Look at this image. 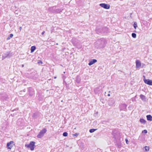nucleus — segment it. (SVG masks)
Returning a JSON list of instances; mask_svg holds the SVG:
<instances>
[{
    "mask_svg": "<svg viewBox=\"0 0 152 152\" xmlns=\"http://www.w3.org/2000/svg\"><path fill=\"white\" fill-rule=\"evenodd\" d=\"M96 130V129H91L89 130V131L90 133H93L95 132Z\"/></svg>",
    "mask_w": 152,
    "mask_h": 152,
    "instance_id": "obj_19",
    "label": "nucleus"
},
{
    "mask_svg": "<svg viewBox=\"0 0 152 152\" xmlns=\"http://www.w3.org/2000/svg\"><path fill=\"white\" fill-rule=\"evenodd\" d=\"M25 13H26V12H25V13L23 12V13H24V14H25Z\"/></svg>",
    "mask_w": 152,
    "mask_h": 152,
    "instance_id": "obj_38",
    "label": "nucleus"
},
{
    "mask_svg": "<svg viewBox=\"0 0 152 152\" xmlns=\"http://www.w3.org/2000/svg\"><path fill=\"white\" fill-rule=\"evenodd\" d=\"M136 68H138L140 67L141 65V63L140 61L138 60H136Z\"/></svg>",
    "mask_w": 152,
    "mask_h": 152,
    "instance_id": "obj_10",
    "label": "nucleus"
},
{
    "mask_svg": "<svg viewBox=\"0 0 152 152\" xmlns=\"http://www.w3.org/2000/svg\"><path fill=\"white\" fill-rule=\"evenodd\" d=\"M47 130L46 129L44 128L40 131L39 134L37 135V137L38 138H41L43 136L44 134L46 132Z\"/></svg>",
    "mask_w": 152,
    "mask_h": 152,
    "instance_id": "obj_2",
    "label": "nucleus"
},
{
    "mask_svg": "<svg viewBox=\"0 0 152 152\" xmlns=\"http://www.w3.org/2000/svg\"><path fill=\"white\" fill-rule=\"evenodd\" d=\"M35 142L34 141H31L28 144H26L25 146L27 148H30L31 151L34 150Z\"/></svg>",
    "mask_w": 152,
    "mask_h": 152,
    "instance_id": "obj_1",
    "label": "nucleus"
},
{
    "mask_svg": "<svg viewBox=\"0 0 152 152\" xmlns=\"http://www.w3.org/2000/svg\"><path fill=\"white\" fill-rule=\"evenodd\" d=\"M45 33V31H43L42 33V34H42V35H43V34H44Z\"/></svg>",
    "mask_w": 152,
    "mask_h": 152,
    "instance_id": "obj_29",
    "label": "nucleus"
},
{
    "mask_svg": "<svg viewBox=\"0 0 152 152\" xmlns=\"http://www.w3.org/2000/svg\"><path fill=\"white\" fill-rule=\"evenodd\" d=\"M19 29L20 30L21 29V27H20L19 28Z\"/></svg>",
    "mask_w": 152,
    "mask_h": 152,
    "instance_id": "obj_34",
    "label": "nucleus"
},
{
    "mask_svg": "<svg viewBox=\"0 0 152 152\" xmlns=\"http://www.w3.org/2000/svg\"><path fill=\"white\" fill-rule=\"evenodd\" d=\"M11 55H10V52H7L5 53H4L2 56V60L5 59L6 58H10L11 56Z\"/></svg>",
    "mask_w": 152,
    "mask_h": 152,
    "instance_id": "obj_4",
    "label": "nucleus"
},
{
    "mask_svg": "<svg viewBox=\"0 0 152 152\" xmlns=\"http://www.w3.org/2000/svg\"><path fill=\"white\" fill-rule=\"evenodd\" d=\"M143 79H145V76L144 75L143 76Z\"/></svg>",
    "mask_w": 152,
    "mask_h": 152,
    "instance_id": "obj_33",
    "label": "nucleus"
},
{
    "mask_svg": "<svg viewBox=\"0 0 152 152\" xmlns=\"http://www.w3.org/2000/svg\"><path fill=\"white\" fill-rule=\"evenodd\" d=\"M36 49V47L35 46H33L31 47V53H33L34 52V51Z\"/></svg>",
    "mask_w": 152,
    "mask_h": 152,
    "instance_id": "obj_15",
    "label": "nucleus"
},
{
    "mask_svg": "<svg viewBox=\"0 0 152 152\" xmlns=\"http://www.w3.org/2000/svg\"><path fill=\"white\" fill-rule=\"evenodd\" d=\"M143 132H144V133L146 134V133H147V130H144L143 131Z\"/></svg>",
    "mask_w": 152,
    "mask_h": 152,
    "instance_id": "obj_26",
    "label": "nucleus"
},
{
    "mask_svg": "<svg viewBox=\"0 0 152 152\" xmlns=\"http://www.w3.org/2000/svg\"><path fill=\"white\" fill-rule=\"evenodd\" d=\"M127 105L125 104H121L120 105V108L121 110L125 111L126 109Z\"/></svg>",
    "mask_w": 152,
    "mask_h": 152,
    "instance_id": "obj_8",
    "label": "nucleus"
},
{
    "mask_svg": "<svg viewBox=\"0 0 152 152\" xmlns=\"http://www.w3.org/2000/svg\"><path fill=\"white\" fill-rule=\"evenodd\" d=\"M21 9H22V8H20V11H21Z\"/></svg>",
    "mask_w": 152,
    "mask_h": 152,
    "instance_id": "obj_36",
    "label": "nucleus"
},
{
    "mask_svg": "<svg viewBox=\"0 0 152 152\" xmlns=\"http://www.w3.org/2000/svg\"><path fill=\"white\" fill-rule=\"evenodd\" d=\"M22 67H23L24 66V64H22L21 65Z\"/></svg>",
    "mask_w": 152,
    "mask_h": 152,
    "instance_id": "obj_31",
    "label": "nucleus"
},
{
    "mask_svg": "<svg viewBox=\"0 0 152 152\" xmlns=\"http://www.w3.org/2000/svg\"><path fill=\"white\" fill-rule=\"evenodd\" d=\"M37 63L38 64L41 63V64H42L43 63L42 61L41 60H39Z\"/></svg>",
    "mask_w": 152,
    "mask_h": 152,
    "instance_id": "obj_25",
    "label": "nucleus"
},
{
    "mask_svg": "<svg viewBox=\"0 0 152 152\" xmlns=\"http://www.w3.org/2000/svg\"><path fill=\"white\" fill-rule=\"evenodd\" d=\"M99 6L104 8L108 9L110 8L109 4L105 3H101L99 4Z\"/></svg>",
    "mask_w": 152,
    "mask_h": 152,
    "instance_id": "obj_3",
    "label": "nucleus"
},
{
    "mask_svg": "<svg viewBox=\"0 0 152 152\" xmlns=\"http://www.w3.org/2000/svg\"><path fill=\"white\" fill-rule=\"evenodd\" d=\"M133 26H134V28L135 29H136L137 27V22H134V25H133Z\"/></svg>",
    "mask_w": 152,
    "mask_h": 152,
    "instance_id": "obj_20",
    "label": "nucleus"
},
{
    "mask_svg": "<svg viewBox=\"0 0 152 152\" xmlns=\"http://www.w3.org/2000/svg\"><path fill=\"white\" fill-rule=\"evenodd\" d=\"M76 80H77V82L78 83H79V82H80V81H78L79 80L78 79V78H77H77L76 79Z\"/></svg>",
    "mask_w": 152,
    "mask_h": 152,
    "instance_id": "obj_28",
    "label": "nucleus"
},
{
    "mask_svg": "<svg viewBox=\"0 0 152 152\" xmlns=\"http://www.w3.org/2000/svg\"><path fill=\"white\" fill-rule=\"evenodd\" d=\"M108 95V96H110V94H108V95Z\"/></svg>",
    "mask_w": 152,
    "mask_h": 152,
    "instance_id": "obj_35",
    "label": "nucleus"
},
{
    "mask_svg": "<svg viewBox=\"0 0 152 152\" xmlns=\"http://www.w3.org/2000/svg\"><path fill=\"white\" fill-rule=\"evenodd\" d=\"M105 42L104 39H102L101 40V45H100V47L103 48L104 47V45L105 44Z\"/></svg>",
    "mask_w": 152,
    "mask_h": 152,
    "instance_id": "obj_12",
    "label": "nucleus"
},
{
    "mask_svg": "<svg viewBox=\"0 0 152 152\" xmlns=\"http://www.w3.org/2000/svg\"><path fill=\"white\" fill-rule=\"evenodd\" d=\"M115 101L113 99H110L108 101V104L112 106L115 103Z\"/></svg>",
    "mask_w": 152,
    "mask_h": 152,
    "instance_id": "obj_11",
    "label": "nucleus"
},
{
    "mask_svg": "<svg viewBox=\"0 0 152 152\" xmlns=\"http://www.w3.org/2000/svg\"><path fill=\"white\" fill-rule=\"evenodd\" d=\"M14 142L11 141L7 143V147L8 149H11L13 145Z\"/></svg>",
    "mask_w": 152,
    "mask_h": 152,
    "instance_id": "obj_5",
    "label": "nucleus"
},
{
    "mask_svg": "<svg viewBox=\"0 0 152 152\" xmlns=\"http://www.w3.org/2000/svg\"><path fill=\"white\" fill-rule=\"evenodd\" d=\"M117 145L118 148H120L121 147V145H119L118 144H117Z\"/></svg>",
    "mask_w": 152,
    "mask_h": 152,
    "instance_id": "obj_30",
    "label": "nucleus"
},
{
    "mask_svg": "<svg viewBox=\"0 0 152 152\" xmlns=\"http://www.w3.org/2000/svg\"><path fill=\"white\" fill-rule=\"evenodd\" d=\"M28 92L29 95L31 96H32L34 94V90L31 87L28 88Z\"/></svg>",
    "mask_w": 152,
    "mask_h": 152,
    "instance_id": "obj_7",
    "label": "nucleus"
},
{
    "mask_svg": "<svg viewBox=\"0 0 152 152\" xmlns=\"http://www.w3.org/2000/svg\"><path fill=\"white\" fill-rule=\"evenodd\" d=\"M108 30V28L107 27H104L103 28L102 31L103 32H107Z\"/></svg>",
    "mask_w": 152,
    "mask_h": 152,
    "instance_id": "obj_17",
    "label": "nucleus"
},
{
    "mask_svg": "<svg viewBox=\"0 0 152 152\" xmlns=\"http://www.w3.org/2000/svg\"><path fill=\"white\" fill-rule=\"evenodd\" d=\"M143 81L145 83L149 85H152V80L149 79H143Z\"/></svg>",
    "mask_w": 152,
    "mask_h": 152,
    "instance_id": "obj_6",
    "label": "nucleus"
},
{
    "mask_svg": "<svg viewBox=\"0 0 152 152\" xmlns=\"http://www.w3.org/2000/svg\"><path fill=\"white\" fill-rule=\"evenodd\" d=\"M140 97L142 100L143 101H145L146 98L145 96L142 94H140Z\"/></svg>",
    "mask_w": 152,
    "mask_h": 152,
    "instance_id": "obj_14",
    "label": "nucleus"
},
{
    "mask_svg": "<svg viewBox=\"0 0 152 152\" xmlns=\"http://www.w3.org/2000/svg\"><path fill=\"white\" fill-rule=\"evenodd\" d=\"M132 36L133 38H135L136 37V34L135 33H132Z\"/></svg>",
    "mask_w": 152,
    "mask_h": 152,
    "instance_id": "obj_21",
    "label": "nucleus"
},
{
    "mask_svg": "<svg viewBox=\"0 0 152 152\" xmlns=\"http://www.w3.org/2000/svg\"><path fill=\"white\" fill-rule=\"evenodd\" d=\"M145 150L146 151H148L149 150V147L148 146H145L144 147Z\"/></svg>",
    "mask_w": 152,
    "mask_h": 152,
    "instance_id": "obj_23",
    "label": "nucleus"
},
{
    "mask_svg": "<svg viewBox=\"0 0 152 152\" xmlns=\"http://www.w3.org/2000/svg\"><path fill=\"white\" fill-rule=\"evenodd\" d=\"M140 121L142 124H145V123L146 121L143 118H140Z\"/></svg>",
    "mask_w": 152,
    "mask_h": 152,
    "instance_id": "obj_16",
    "label": "nucleus"
},
{
    "mask_svg": "<svg viewBox=\"0 0 152 152\" xmlns=\"http://www.w3.org/2000/svg\"><path fill=\"white\" fill-rule=\"evenodd\" d=\"M13 36V34H10L7 38V40H9L12 38Z\"/></svg>",
    "mask_w": 152,
    "mask_h": 152,
    "instance_id": "obj_18",
    "label": "nucleus"
},
{
    "mask_svg": "<svg viewBox=\"0 0 152 152\" xmlns=\"http://www.w3.org/2000/svg\"><path fill=\"white\" fill-rule=\"evenodd\" d=\"M96 31L97 33L98 34V33H98V32H98V31L97 29L96 30Z\"/></svg>",
    "mask_w": 152,
    "mask_h": 152,
    "instance_id": "obj_32",
    "label": "nucleus"
},
{
    "mask_svg": "<svg viewBox=\"0 0 152 152\" xmlns=\"http://www.w3.org/2000/svg\"><path fill=\"white\" fill-rule=\"evenodd\" d=\"M97 61V60L95 59H93L91 60L88 63V65L89 66H91L93 65V64L96 62Z\"/></svg>",
    "mask_w": 152,
    "mask_h": 152,
    "instance_id": "obj_9",
    "label": "nucleus"
},
{
    "mask_svg": "<svg viewBox=\"0 0 152 152\" xmlns=\"http://www.w3.org/2000/svg\"><path fill=\"white\" fill-rule=\"evenodd\" d=\"M125 141H126V144H128V142L129 141L126 138L125 139Z\"/></svg>",
    "mask_w": 152,
    "mask_h": 152,
    "instance_id": "obj_27",
    "label": "nucleus"
},
{
    "mask_svg": "<svg viewBox=\"0 0 152 152\" xmlns=\"http://www.w3.org/2000/svg\"><path fill=\"white\" fill-rule=\"evenodd\" d=\"M63 135L64 137H66L67 136L68 133L66 132H65L63 133Z\"/></svg>",
    "mask_w": 152,
    "mask_h": 152,
    "instance_id": "obj_22",
    "label": "nucleus"
},
{
    "mask_svg": "<svg viewBox=\"0 0 152 152\" xmlns=\"http://www.w3.org/2000/svg\"><path fill=\"white\" fill-rule=\"evenodd\" d=\"M23 91H24V92H25V90H23Z\"/></svg>",
    "mask_w": 152,
    "mask_h": 152,
    "instance_id": "obj_37",
    "label": "nucleus"
},
{
    "mask_svg": "<svg viewBox=\"0 0 152 152\" xmlns=\"http://www.w3.org/2000/svg\"><path fill=\"white\" fill-rule=\"evenodd\" d=\"M78 134H79L78 133H76L74 134H73V136H77L78 135Z\"/></svg>",
    "mask_w": 152,
    "mask_h": 152,
    "instance_id": "obj_24",
    "label": "nucleus"
},
{
    "mask_svg": "<svg viewBox=\"0 0 152 152\" xmlns=\"http://www.w3.org/2000/svg\"><path fill=\"white\" fill-rule=\"evenodd\" d=\"M147 120L148 121H152V116L150 115H148L146 116Z\"/></svg>",
    "mask_w": 152,
    "mask_h": 152,
    "instance_id": "obj_13",
    "label": "nucleus"
}]
</instances>
